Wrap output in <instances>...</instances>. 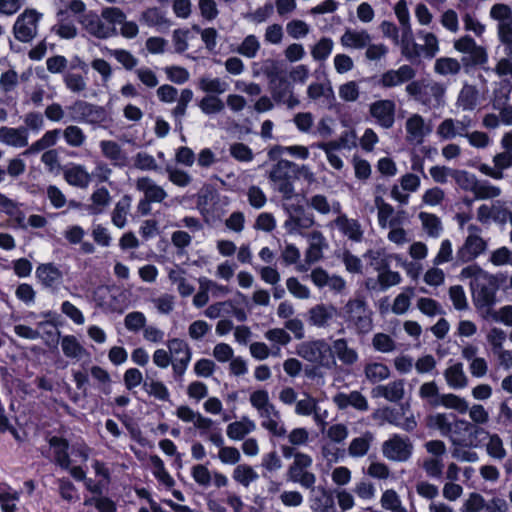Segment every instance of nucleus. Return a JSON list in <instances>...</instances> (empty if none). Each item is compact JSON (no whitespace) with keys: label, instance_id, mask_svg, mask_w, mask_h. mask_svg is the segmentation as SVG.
<instances>
[{"label":"nucleus","instance_id":"1","mask_svg":"<svg viewBox=\"0 0 512 512\" xmlns=\"http://www.w3.org/2000/svg\"><path fill=\"white\" fill-rule=\"evenodd\" d=\"M405 90L416 102L429 108L438 107L445 94V87L441 83L426 79L412 80Z\"/></svg>","mask_w":512,"mask_h":512},{"label":"nucleus","instance_id":"2","mask_svg":"<svg viewBox=\"0 0 512 512\" xmlns=\"http://www.w3.org/2000/svg\"><path fill=\"white\" fill-rule=\"evenodd\" d=\"M297 353L306 361L325 368H332L336 364L332 347L324 339L301 343Z\"/></svg>","mask_w":512,"mask_h":512},{"label":"nucleus","instance_id":"3","mask_svg":"<svg viewBox=\"0 0 512 512\" xmlns=\"http://www.w3.org/2000/svg\"><path fill=\"white\" fill-rule=\"evenodd\" d=\"M296 163L280 159L273 165L269 179L275 183L277 190L282 193L285 199H291L294 195V169Z\"/></svg>","mask_w":512,"mask_h":512},{"label":"nucleus","instance_id":"4","mask_svg":"<svg viewBox=\"0 0 512 512\" xmlns=\"http://www.w3.org/2000/svg\"><path fill=\"white\" fill-rule=\"evenodd\" d=\"M452 418L451 421V434L448 435L454 446L459 447H470L474 445V438L477 437L479 433H484L482 428L463 420L457 419L456 415L450 413Z\"/></svg>","mask_w":512,"mask_h":512},{"label":"nucleus","instance_id":"5","mask_svg":"<svg viewBox=\"0 0 512 512\" xmlns=\"http://www.w3.org/2000/svg\"><path fill=\"white\" fill-rule=\"evenodd\" d=\"M41 17L42 14L35 9H26L17 17L13 25L14 37L23 43L31 42L37 34Z\"/></svg>","mask_w":512,"mask_h":512},{"label":"nucleus","instance_id":"6","mask_svg":"<svg viewBox=\"0 0 512 512\" xmlns=\"http://www.w3.org/2000/svg\"><path fill=\"white\" fill-rule=\"evenodd\" d=\"M172 357V369L174 378L180 381L191 361L192 351L188 343L183 339L172 338L167 342Z\"/></svg>","mask_w":512,"mask_h":512},{"label":"nucleus","instance_id":"7","mask_svg":"<svg viewBox=\"0 0 512 512\" xmlns=\"http://www.w3.org/2000/svg\"><path fill=\"white\" fill-rule=\"evenodd\" d=\"M383 455L392 461L405 462L413 452L409 438H402L398 434L392 435L382 446Z\"/></svg>","mask_w":512,"mask_h":512},{"label":"nucleus","instance_id":"8","mask_svg":"<svg viewBox=\"0 0 512 512\" xmlns=\"http://www.w3.org/2000/svg\"><path fill=\"white\" fill-rule=\"evenodd\" d=\"M487 249V242L479 235L469 234L456 252V261L465 264L475 260Z\"/></svg>","mask_w":512,"mask_h":512},{"label":"nucleus","instance_id":"9","mask_svg":"<svg viewBox=\"0 0 512 512\" xmlns=\"http://www.w3.org/2000/svg\"><path fill=\"white\" fill-rule=\"evenodd\" d=\"M71 119L75 122H95L103 119L104 109L84 100H76L68 107Z\"/></svg>","mask_w":512,"mask_h":512},{"label":"nucleus","instance_id":"10","mask_svg":"<svg viewBox=\"0 0 512 512\" xmlns=\"http://www.w3.org/2000/svg\"><path fill=\"white\" fill-rule=\"evenodd\" d=\"M415 75V69L410 65L404 64L397 70L390 69L384 72L378 81V85L382 88H392L406 82H411Z\"/></svg>","mask_w":512,"mask_h":512},{"label":"nucleus","instance_id":"11","mask_svg":"<svg viewBox=\"0 0 512 512\" xmlns=\"http://www.w3.org/2000/svg\"><path fill=\"white\" fill-rule=\"evenodd\" d=\"M396 105L392 100H378L370 105V114L383 128H391L395 122Z\"/></svg>","mask_w":512,"mask_h":512},{"label":"nucleus","instance_id":"12","mask_svg":"<svg viewBox=\"0 0 512 512\" xmlns=\"http://www.w3.org/2000/svg\"><path fill=\"white\" fill-rule=\"evenodd\" d=\"M273 80V82H268V84L271 96L276 103H285L287 100L289 107H293L299 103V101L292 96V85L287 79L286 74Z\"/></svg>","mask_w":512,"mask_h":512},{"label":"nucleus","instance_id":"13","mask_svg":"<svg viewBox=\"0 0 512 512\" xmlns=\"http://www.w3.org/2000/svg\"><path fill=\"white\" fill-rule=\"evenodd\" d=\"M470 286L473 303L478 309L492 307L495 304L497 286L489 287L478 283L477 280L471 281Z\"/></svg>","mask_w":512,"mask_h":512},{"label":"nucleus","instance_id":"14","mask_svg":"<svg viewBox=\"0 0 512 512\" xmlns=\"http://www.w3.org/2000/svg\"><path fill=\"white\" fill-rule=\"evenodd\" d=\"M35 277L45 288L54 289L61 283L63 274L54 263L49 262L37 266Z\"/></svg>","mask_w":512,"mask_h":512},{"label":"nucleus","instance_id":"15","mask_svg":"<svg viewBox=\"0 0 512 512\" xmlns=\"http://www.w3.org/2000/svg\"><path fill=\"white\" fill-rule=\"evenodd\" d=\"M48 443L50 447L53 448L55 463L64 470L69 469L71 465L69 441L61 436H52L49 438Z\"/></svg>","mask_w":512,"mask_h":512},{"label":"nucleus","instance_id":"16","mask_svg":"<svg viewBox=\"0 0 512 512\" xmlns=\"http://www.w3.org/2000/svg\"><path fill=\"white\" fill-rule=\"evenodd\" d=\"M339 231L350 240L360 242L363 239V230L357 219H349L345 214L339 215L334 220Z\"/></svg>","mask_w":512,"mask_h":512},{"label":"nucleus","instance_id":"17","mask_svg":"<svg viewBox=\"0 0 512 512\" xmlns=\"http://www.w3.org/2000/svg\"><path fill=\"white\" fill-rule=\"evenodd\" d=\"M0 142L13 147H25L28 144L27 129L3 126L0 128Z\"/></svg>","mask_w":512,"mask_h":512},{"label":"nucleus","instance_id":"18","mask_svg":"<svg viewBox=\"0 0 512 512\" xmlns=\"http://www.w3.org/2000/svg\"><path fill=\"white\" fill-rule=\"evenodd\" d=\"M373 395L383 397L390 402H398L404 396V383L402 380H397L385 386L379 385L373 390Z\"/></svg>","mask_w":512,"mask_h":512},{"label":"nucleus","instance_id":"19","mask_svg":"<svg viewBox=\"0 0 512 512\" xmlns=\"http://www.w3.org/2000/svg\"><path fill=\"white\" fill-rule=\"evenodd\" d=\"M451 421L450 414L436 413L428 414L424 419V424L428 429L438 430L442 436L451 434Z\"/></svg>","mask_w":512,"mask_h":512},{"label":"nucleus","instance_id":"20","mask_svg":"<svg viewBox=\"0 0 512 512\" xmlns=\"http://www.w3.org/2000/svg\"><path fill=\"white\" fill-rule=\"evenodd\" d=\"M430 405L433 407L442 405L445 408L454 409L462 414L466 413L469 408L468 403L464 398L452 393L442 394L438 399L430 400Z\"/></svg>","mask_w":512,"mask_h":512},{"label":"nucleus","instance_id":"21","mask_svg":"<svg viewBox=\"0 0 512 512\" xmlns=\"http://www.w3.org/2000/svg\"><path fill=\"white\" fill-rule=\"evenodd\" d=\"M335 308L317 304L309 310V323L316 327H325L333 318Z\"/></svg>","mask_w":512,"mask_h":512},{"label":"nucleus","instance_id":"22","mask_svg":"<svg viewBox=\"0 0 512 512\" xmlns=\"http://www.w3.org/2000/svg\"><path fill=\"white\" fill-rule=\"evenodd\" d=\"M80 22L88 33L99 39H106L110 36L109 28L106 27L101 19L95 14L84 15Z\"/></svg>","mask_w":512,"mask_h":512},{"label":"nucleus","instance_id":"23","mask_svg":"<svg viewBox=\"0 0 512 512\" xmlns=\"http://www.w3.org/2000/svg\"><path fill=\"white\" fill-rule=\"evenodd\" d=\"M64 178L69 185L85 188L90 182V175L82 165H74L64 171Z\"/></svg>","mask_w":512,"mask_h":512},{"label":"nucleus","instance_id":"24","mask_svg":"<svg viewBox=\"0 0 512 512\" xmlns=\"http://www.w3.org/2000/svg\"><path fill=\"white\" fill-rule=\"evenodd\" d=\"M309 238L313 242L310 243L308 249L305 252V260L310 264L318 261L322 257V249L325 244V238L323 234L318 230L312 231L309 234Z\"/></svg>","mask_w":512,"mask_h":512},{"label":"nucleus","instance_id":"25","mask_svg":"<svg viewBox=\"0 0 512 512\" xmlns=\"http://www.w3.org/2000/svg\"><path fill=\"white\" fill-rule=\"evenodd\" d=\"M505 339V332L497 327L492 328L487 335V340L492 346L493 353L498 354L502 361H505L507 356H511V351L503 350V342Z\"/></svg>","mask_w":512,"mask_h":512},{"label":"nucleus","instance_id":"26","mask_svg":"<svg viewBox=\"0 0 512 512\" xmlns=\"http://www.w3.org/2000/svg\"><path fill=\"white\" fill-rule=\"evenodd\" d=\"M445 379L448 385L454 389L463 388L467 385V377L463 371L462 363L458 362L445 370Z\"/></svg>","mask_w":512,"mask_h":512},{"label":"nucleus","instance_id":"27","mask_svg":"<svg viewBox=\"0 0 512 512\" xmlns=\"http://www.w3.org/2000/svg\"><path fill=\"white\" fill-rule=\"evenodd\" d=\"M131 200V196L126 194L116 203L111 216L112 223L116 227L123 228L126 225Z\"/></svg>","mask_w":512,"mask_h":512},{"label":"nucleus","instance_id":"28","mask_svg":"<svg viewBox=\"0 0 512 512\" xmlns=\"http://www.w3.org/2000/svg\"><path fill=\"white\" fill-rule=\"evenodd\" d=\"M332 350L334 356L337 355L339 360L344 364L351 365L358 359L357 352L348 347L347 340L344 338L335 340Z\"/></svg>","mask_w":512,"mask_h":512},{"label":"nucleus","instance_id":"29","mask_svg":"<svg viewBox=\"0 0 512 512\" xmlns=\"http://www.w3.org/2000/svg\"><path fill=\"white\" fill-rule=\"evenodd\" d=\"M255 424L252 420L244 418L243 421H235L227 426V436L232 440H242L254 430Z\"/></svg>","mask_w":512,"mask_h":512},{"label":"nucleus","instance_id":"30","mask_svg":"<svg viewBox=\"0 0 512 512\" xmlns=\"http://www.w3.org/2000/svg\"><path fill=\"white\" fill-rule=\"evenodd\" d=\"M371 38L367 31H346L342 36V44L345 46L362 49L368 46Z\"/></svg>","mask_w":512,"mask_h":512},{"label":"nucleus","instance_id":"31","mask_svg":"<svg viewBox=\"0 0 512 512\" xmlns=\"http://www.w3.org/2000/svg\"><path fill=\"white\" fill-rule=\"evenodd\" d=\"M487 61L488 55L486 49L479 45H476L468 55L461 58L462 65L466 72H469L470 68L485 64Z\"/></svg>","mask_w":512,"mask_h":512},{"label":"nucleus","instance_id":"32","mask_svg":"<svg viewBox=\"0 0 512 512\" xmlns=\"http://www.w3.org/2000/svg\"><path fill=\"white\" fill-rule=\"evenodd\" d=\"M142 19L150 27L170 26L171 21L159 7H149L142 12Z\"/></svg>","mask_w":512,"mask_h":512},{"label":"nucleus","instance_id":"33","mask_svg":"<svg viewBox=\"0 0 512 512\" xmlns=\"http://www.w3.org/2000/svg\"><path fill=\"white\" fill-rule=\"evenodd\" d=\"M395 15L402 27V37L403 39L411 38L412 37V30L410 25V14L407 7V3L405 0H400L396 3L395 8Z\"/></svg>","mask_w":512,"mask_h":512},{"label":"nucleus","instance_id":"34","mask_svg":"<svg viewBox=\"0 0 512 512\" xmlns=\"http://www.w3.org/2000/svg\"><path fill=\"white\" fill-rule=\"evenodd\" d=\"M457 101L465 111L475 109L478 101V90L473 85L465 84L458 95Z\"/></svg>","mask_w":512,"mask_h":512},{"label":"nucleus","instance_id":"35","mask_svg":"<svg viewBox=\"0 0 512 512\" xmlns=\"http://www.w3.org/2000/svg\"><path fill=\"white\" fill-rule=\"evenodd\" d=\"M365 376L371 383H377L390 376V370L384 363H368L364 368Z\"/></svg>","mask_w":512,"mask_h":512},{"label":"nucleus","instance_id":"36","mask_svg":"<svg viewBox=\"0 0 512 512\" xmlns=\"http://www.w3.org/2000/svg\"><path fill=\"white\" fill-rule=\"evenodd\" d=\"M61 347L64 355L68 358H79L86 352L85 348L78 342L74 335L63 336Z\"/></svg>","mask_w":512,"mask_h":512},{"label":"nucleus","instance_id":"37","mask_svg":"<svg viewBox=\"0 0 512 512\" xmlns=\"http://www.w3.org/2000/svg\"><path fill=\"white\" fill-rule=\"evenodd\" d=\"M406 131L411 138L417 139L421 142L427 133V131H425V123L422 116L414 114L408 118L406 121Z\"/></svg>","mask_w":512,"mask_h":512},{"label":"nucleus","instance_id":"38","mask_svg":"<svg viewBox=\"0 0 512 512\" xmlns=\"http://www.w3.org/2000/svg\"><path fill=\"white\" fill-rule=\"evenodd\" d=\"M84 506H94L98 512H116L117 504L108 496L101 497H85Z\"/></svg>","mask_w":512,"mask_h":512},{"label":"nucleus","instance_id":"39","mask_svg":"<svg viewBox=\"0 0 512 512\" xmlns=\"http://www.w3.org/2000/svg\"><path fill=\"white\" fill-rule=\"evenodd\" d=\"M198 87L208 95L218 96L226 91L227 84L221 81L220 78L210 79L207 77H201L198 82Z\"/></svg>","mask_w":512,"mask_h":512},{"label":"nucleus","instance_id":"40","mask_svg":"<svg viewBox=\"0 0 512 512\" xmlns=\"http://www.w3.org/2000/svg\"><path fill=\"white\" fill-rule=\"evenodd\" d=\"M371 440L372 435L369 432L361 437L354 438L348 447L349 455L352 457H363L366 455L370 448Z\"/></svg>","mask_w":512,"mask_h":512},{"label":"nucleus","instance_id":"41","mask_svg":"<svg viewBox=\"0 0 512 512\" xmlns=\"http://www.w3.org/2000/svg\"><path fill=\"white\" fill-rule=\"evenodd\" d=\"M198 107L205 115H212L220 113L225 105L219 96L206 95L198 102Z\"/></svg>","mask_w":512,"mask_h":512},{"label":"nucleus","instance_id":"42","mask_svg":"<svg viewBox=\"0 0 512 512\" xmlns=\"http://www.w3.org/2000/svg\"><path fill=\"white\" fill-rule=\"evenodd\" d=\"M434 70L440 75L458 74L461 70L459 61L451 57H441L436 60Z\"/></svg>","mask_w":512,"mask_h":512},{"label":"nucleus","instance_id":"43","mask_svg":"<svg viewBox=\"0 0 512 512\" xmlns=\"http://www.w3.org/2000/svg\"><path fill=\"white\" fill-rule=\"evenodd\" d=\"M452 178L462 190L471 192H473V189L475 188L476 182L478 180L474 174L466 170L459 169L452 171Z\"/></svg>","mask_w":512,"mask_h":512},{"label":"nucleus","instance_id":"44","mask_svg":"<svg viewBox=\"0 0 512 512\" xmlns=\"http://www.w3.org/2000/svg\"><path fill=\"white\" fill-rule=\"evenodd\" d=\"M257 478L258 474L247 464L238 465L233 471V479L245 487H248Z\"/></svg>","mask_w":512,"mask_h":512},{"label":"nucleus","instance_id":"45","mask_svg":"<svg viewBox=\"0 0 512 512\" xmlns=\"http://www.w3.org/2000/svg\"><path fill=\"white\" fill-rule=\"evenodd\" d=\"M100 148L103 156L115 163L119 160L125 159L121 146L116 141L102 140L100 142Z\"/></svg>","mask_w":512,"mask_h":512},{"label":"nucleus","instance_id":"46","mask_svg":"<svg viewBox=\"0 0 512 512\" xmlns=\"http://www.w3.org/2000/svg\"><path fill=\"white\" fill-rule=\"evenodd\" d=\"M332 49V39L328 37H323L313 46L311 54L314 60L324 61L330 56Z\"/></svg>","mask_w":512,"mask_h":512},{"label":"nucleus","instance_id":"47","mask_svg":"<svg viewBox=\"0 0 512 512\" xmlns=\"http://www.w3.org/2000/svg\"><path fill=\"white\" fill-rule=\"evenodd\" d=\"M473 193L476 199H492L501 194V189L491 185L489 182H480L477 180Z\"/></svg>","mask_w":512,"mask_h":512},{"label":"nucleus","instance_id":"48","mask_svg":"<svg viewBox=\"0 0 512 512\" xmlns=\"http://www.w3.org/2000/svg\"><path fill=\"white\" fill-rule=\"evenodd\" d=\"M143 388L148 392V394L154 396L156 399L161 401H169L170 393L166 385L161 381L151 382L145 381L143 384Z\"/></svg>","mask_w":512,"mask_h":512},{"label":"nucleus","instance_id":"49","mask_svg":"<svg viewBox=\"0 0 512 512\" xmlns=\"http://www.w3.org/2000/svg\"><path fill=\"white\" fill-rule=\"evenodd\" d=\"M64 139L69 146L80 147L85 142L86 136L78 126H68L63 132Z\"/></svg>","mask_w":512,"mask_h":512},{"label":"nucleus","instance_id":"50","mask_svg":"<svg viewBox=\"0 0 512 512\" xmlns=\"http://www.w3.org/2000/svg\"><path fill=\"white\" fill-rule=\"evenodd\" d=\"M59 494L61 498L67 502H75L79 499L77 488L68 478L58 479Z\"/></svg>","mask_w":512,"mask_h":512},{"label":"nucleus","instance_id":"51","mask_svg":"<svg viewBox=\"0 0 512 512\" xmlns=\"http://www.w3.org/2000/svg\"><path fill=\"white\" fill-rule=\"evenodd\" d=\"M419 218L422 221L423 227L427 230L430 236L437 237L439 235L441 227V221L435 214L421 212Z\"/></svg>","mask_w":512,"mask_h":512},{"label":"nucleus","instance_id":"52","mask_svg":"<svg viewBox=\"0 0 512 512\" xmlns=\"http://www.w3.org/2000/svg\"><path fill=\"white\" fill-rule=\"evenodd\" d=\"M230 155L237 161L250 162L254 158L251 148L241 142L234 143L230 146Z\"/></svg>","mask_w":512,"mask_h":512},{"label":"nucleus","instance_id":"53","mask_svg":"<svg viewBox=\"0 0 512 512\" xmlns=\"http://www.w3.org/2000/svg\"><path fill=\"white\" fill-rule=\"evenodd\" d=\"M407 291L409 293L402 292L396 296L392 305V312L396 315L404 314L410 306V300L413 295L414 289L412 287H408Z\"/></svg>","mask_w":512,"mask_h":512},{"label":"nucleus","instance_id":"54","mask_svg":"<svg viewBox=\"0 0 512 512\" xmlns=\"http://www.w3.org/2000/svg\"><path fill=\"white\" fill-rule=\"evenodd\" d=\"M124 324L129 331L138 332L145 327L146 317L143 312L133 311L125 316Z\"/></svg>","mask_w":512,"mask_h":512},{"label":"nucleus","instance_id":"55","mask_svg":"<svg viewBox=\"0 0 512 512\" xmlns=\"http://www.w3.org/2000/svg\"><path fill=\"white\" fill-rule=\"evenodd\" d=\"M449 296L456 310L462 311L468 308L465 291L461 285H454L449 288Z\"/></svg>","mask_w":512,"mask_h":512},{"label":"nucleus","instance_id":"56","mask_svg":"<svg viewBox=\"0 0 512 512\" xmlns=\"http://www.w3.org/2000/svg\"><path fill=\"white\" fill-rule=\"evenodd\" d=\"M373 347L376 351L388 353L395 349L394 340L385 333H376L372 339Z\"/></svg>","mask_w":512,"mask_h":512},{"label":"nucleus","instance_id":"57","mask_svg":"<svg viewBox=\"0 0 512 512\" xmlns=\"http://www.w3.org/2000/svg\"><path fill=\"white\" fill-rule=\"evenodd\" d=\"M63 82L68 90L79 93L86 88V82L82 75L67 72L63 75Z\"/></svg>","mask_w":512,"mask_h":512},{"label":"nucleus","instance_id":"58","mask_svg":"<svg viewBox=\"0 0 512 512\" xmlns=\"http://www.w3.org/2000/svg\"><path fill=\"white\" fill-rule=\"evenodd\" d=\"M20 493L18 491L0 492V508L2 512H16L17 507L14 501H18Z\"/></svg>","mask_w":512,"mask_h":512},{"label":"nucleus","instance_id":"59","mask_svg":"<svg viewBox=\"0 0 512 512\" xmlns=\"http://www.w3.org/2000/svg\"><path fill=\"white\" fill-rule=\"evenodd\" d=\"M193 30L201 34V39L209 51H213L216 48L218 33L215 28L201 29L198 25H194Z\"/></svg>","mask_w":512,"mask_h":512},{"label":"nucleus","instance_id":"60","mask_svg":"<svg viewBox=\"0 0 512 512\" xmlns=\"http://www.w3.org/2000/svg\"><path fill=\"white\" fill-rule=\"evenodd\" d=\"M288 291L296 298L307 299L310 296V290L307 286L300 283L296 277H290L286 281Z\"/></svg>","mask_w":512,"mask_h":512},{"label":"nucleus","instance_id":"61","mask_svg":"<svg viewBox=\"0 0 512 512\" xmlns=\"http://www.w3.org/2000/svg\"><path fill=\"white\" fill-rule=\"evenodd\" d=\"M260 44L254 35H248L239 47V53L245 57L253 58L257 54Z\"/></svg>","mask_w":512,"mask_h":512},{"label":"nucleus","instance_id":"62","mask_svg":"<svg viewBox=\"0 0 512 512\" xmlns=\"http://www.w3.org/2000/svg\"><path fill=\"white\" fill-rule=\"evenodd\" d=\"M167 78L175 84H184L189 80V72L181 66H170L165 69Z\"/></svg>","mask_w":512,"mask_h":512},{"label":"nucleus","instance_id":"63","mask_svg":"<svg viewBox=\"0 0 512 512\" xmlns=\"http://www.w3.org/2000/svg\"><path fill=\"white\" fill-rule=\"evenodd\" d=\"M418 309L427 316H435L443 313L440 304L432 298H420L417 303Z\"/></svg>","mask_w":512,"mask_h":512},{"label":"nucleus","instance_id":"64","mask_svg":"<svg viewBox=\"0 0 512 512\" xmlns=\"http://www.w3.org/2000/svg\"><path fill=\"white\" fill-rule=\"evenodd\" d=\"M486 502L483 496L477 492H472L469 495V498L465 501L463 505L464 512H479L482 509H485Z\"/></svg>","mask_w":512,"mask_h":512}]
</instances>
